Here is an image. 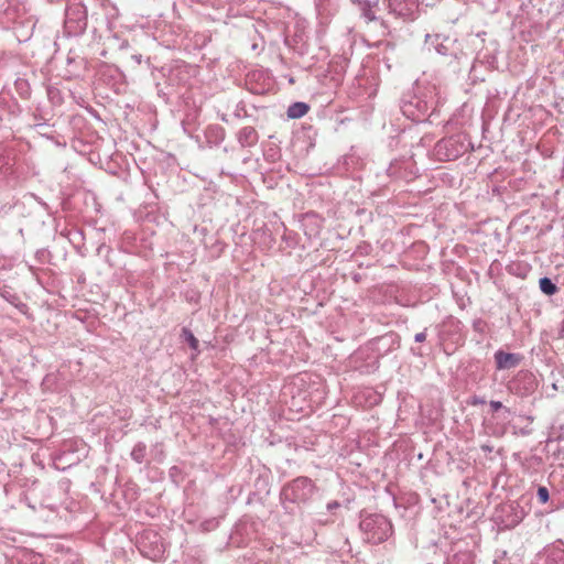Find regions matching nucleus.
<instances>
[{
  "mask_svg": "<svg viewBox=\"0 0 564 564\" xmlns=\"http://www.w3.org/2000/svg\"><path fill=\"white\" fill-rule=\"evenodd\" d=\"M538 497L542 503L547 502L549 500V491L545 487H540L538 490Z\"/></svg>",
  "mask_w": 564,
  "mask_h": 564,
  "instance_id": "6",
  "label": "nucleus"
},
{
  "mask_svg": "<svg viewBox=\"0 0 564 564\" xmlns=\"http://www.w3.org/2000/svg\"><path fill=\"white\" fill-rule=\"evenodd\" d=\"M484 401L475 400L473 404L482 403Z\"/></svg>",
  "mask_w": 564,
  "mask_h": 564,
  "instance_id": "10",
  "label": "nucleus"
},
{
  "mask_svg": "<svg viewBox=\"0 0 564 564\" xmlns=\"http://www.w3.org/2000/svg\"><path fill=\"white\" fill-rule=\"evenodd\" d=\"M367 17H368V20H372L373 19V17H371L370 14H367Z\"/></svg>",
  "mask_w": 564,
  "mask_h": 564,
  "instance_id": "11",
  "label": "nucleus"
},
{
  "mask_svg": "<svg viewBox=\"0 0 564 564\" xmlns=\"http://www.w3.org/2000/svg\"><path fill=\"white\" fill-rule=\"evenodd\" d=\"M312 490V484L306 478H297L284 489L286 498L294 501H305Z\"/></svg>",
  "mask_w": 564,
  "mask_h": 564,
  "instance_id": "1",
  "label": "nucleus"
},
{
  "mask_svg": "<svg viewBox=\"0 0 564 564\" xmlns=\"http://www.w3.org/2000/svg\"><path fill=\"white\" fill-rule=\"evenodd\" d=\"M497 369H511L519 365L521 357L517 354L497 351L495 354Z\"/></svg>",
  "mask_w": 564,
  "mask_h": 564,
  "instance_id": "2",
  "label": "nucleus"
},
{
  "mask_svg": "<svg viewBox=\"0 0 564 564\" xmlns=\"http://www.w3.org/2000/svg\"><path fill=\"white\" fill-rule=\"evenodd\" d=\"M310 110V107L304 102H295L288 109V116L292 119H299L305 116Z\"/></svg>",
  "mask_w": 564,
  "mask_h": 564,
  "instance_id": "3",
  "label": "nucleus"
},
{
  "mask_svg": "<svg viewBox=\"0 0 564 564\" xmlns=\"http://www.w3.org/2000/svg\"><path fill=\"white\" fill-rule=\"evenodd\" d=\"M540 289L546 295H553L557 292L556 285L549 278L540 280Z\"/></svg>",
  "mask_w": 564,
  "mask_h": 564,
  "instance_id": "4",
  "label": "nucleus"
},
{
  "mask_svg": "<svg viewBox=\"0 0 564 564\" xmlns=\"http://www.w3.org/2000/svg\"><path fill=\"white\" fill-rule=\"evenodd\" d=\"M183 335L188 341L191 348L197 350L199 343L198 339L193 335V333L187 328H183Z\"/></svg>",
  "mask_w": 564,
  "mask_h": 564,
  "instance_id": "5",
  "label": "nucleus"
},
{
  "mask_svg": "<svg viewBox=\"0 0 564 564\" xmlns=\"http://www.w3.org/2000/svg\"><path fill=\"white\" fill-rule=\"evenodd\" d=\"M425 338H426L425 333H419V334L415 335V341H417V343L424 341Z\"/></svg>",
  "mask_w": 564,
  "mask_h": 564,
  "instance_id": "9",
  "label": "nucleus"
},
{
  "mask_svg": "<svg viewBox=\"0 0 564 564\" xmlns=\"http://www.w3.org/2000/svg\"><path fill=\"white\" fill-rule=\"evenodd\" d=\"M490 406L494 411H498L502 408V403L500 401H491Z\"/></svg>",
  "mask_w": 564,
  "mask_h": 564,
  "instance_id": "7",
  "label": "nucleus"
},
{
  "mask_svg": "<svg viewBox=\"0 0 564 564\" xmlns=\"http://www.w3.org/2000/svg\"><path fill=\"white\" fill-rule=\"evenodd\" d=\"M451 143H452V140H443V141H441V142L437 144L438 151H440L442 148H447Z\"/></svg>",
  "mask_w": 564,
  "mask_h": 564,
  "instance_id": "8",
  "label": "nucleus"
}]
</instances>
